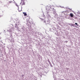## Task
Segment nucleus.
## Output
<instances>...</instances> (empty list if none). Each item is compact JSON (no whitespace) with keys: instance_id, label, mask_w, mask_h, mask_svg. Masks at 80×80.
<instances>
[{"instance_id":"f257e3e1","label":"nucleus","mask_w":80,"mask_h":80,"mask_svg":"<svg viewBox=\"0 0 80 80\" xmlns=\"http://www.w3.org/2000/svg\"><path fill=\"white\" fill-rule=\"evenodd\" d=\"M20 4H22V5H25V0H21V2Z\"/></svg>"},{"instance_id":"f03ea898","label":"nucleus","mask_w":80,"mask_h":80,"mask_svg":"<svg viewBox=\"0 0 80 80\" xmlns=\"http://www.w3.org/2000/svg\"><path fill=\"white\" fill-rule=\"evenodd\" d=\"M15 5H16V6H17V7H18V10L19 11V12H21V9H19V7H18V5L17 4V3H16L15 4Z\"/></svg>"},{"instance_id":"7ed1b4c3","label":"nucleus","mask_w":80,"mask_h":80,"mask_svg":"<svg viewBox=\"0 0 80 80\" xmlns=\"http://www.w3.org/2000/svg\"><path fill=\"white\" fill-rule=\"evenodd\" d=\"M23 14H24V16H27V13H26V12H23Z\"/></svg>"},{"instance_id":"20e7f679","label":"nucleus","mask_w":80,"mask_h":80,"mask_svg":"<svg viewBox=\"0 0 80 80\" xmlns=\"http://www.w3.org/2000/svg\"><path fill=\"white\" fill-rule=\"evenodd\" d=\"M70 15L71 17H73V14L71 13L70 14Z\"/></svg>"},{"instance_id":"39448f33","label":"nucleus","mask_w":80,"mask_h":80,"mask_svg":"<svg viewBox=\"0 0 80 80\" xmlns=\"http://www.w3.org/2000/svg\"><path fill=\"white\" fill-rule=\"evenodd\" d=\"M42 21L43 22H44V23H45L46 22V21H45V19L42 20Z\"/></svg>"},{"instance_id":"423d86ee","label":"nucleus","mask_w":80,"mask_h":80,"mask_svg":"<svg viewBox=\"0 0 80 80\" xmlns=\"http://www.w3.org/2000/svg\"><path fill=\"white\" fill-rule=\"evenodd\" d=\"M75 25H77V26H78V24L77 23H75Z\"/></svg>"},{"instance_id":"0eeeda50","label":"nucleus","mask_w":80,"mask_h":80,"mask_svg":"<svg viewBox=\"0 0 80 80\" xmlns=\"http://www.w3.org/2000/svg\"><path fill=\"white\" fill-rule=\"evenodd\" d=\"M65 42L66 43H68V41H66Z\"/></svg>"},{"instance_id":"6e6552de","label":"nucleus","mask_w":80,"mask_h":80,"mask_svg":"<svg viewBox=\"0 0 80 80\" xmlns=\"http://www.w3.org/2000/svg\"><path fill=\"white\" fill-rule=\"evenodd\" d=\"M11 2H9V3H11Z\"/></svg>"},{"instance_id":"1a4fd4ad","label":"nucleus","mask_w":80,"mask_h":80,"mask_svg":"<svg viewBox=\"0 0 80 80\" xmlns=\"http://www.w3.org/2000/svg\"><path fill=\"white\" fill-rule=\"evenodd\" d=\"M53 11H54V12H55V10H53Z\"/></svg>"},{"instance_id":"9d476101","label":"nucleus","mask_w":80,"mask_h":80,"mask_svg":"<svg viewBox=\"0 0 80 80\" xmlns=\"http://www.w3.org/2000/svg\"><path fill=\"white\" fill-rule=\"evenodd\" d=\"M53 10H54V8H53Z\"/></svg>"}]
</instances>
